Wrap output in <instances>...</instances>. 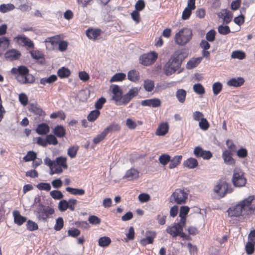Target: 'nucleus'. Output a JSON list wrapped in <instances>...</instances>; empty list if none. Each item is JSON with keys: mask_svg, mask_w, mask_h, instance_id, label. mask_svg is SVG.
I'll return each instance as SVG.
<instances>
[{"mask_svg": "<svg viewBox=\"0 0 255 255\" xmlns=\"http://www.w3.org/2000/svg\"><path fill=\"white\" fill-rule=\"evenodd\" d=\"M187 95L186 91L182 89H178L176 92V97L178 101L181 103H184Z\"/></svg>", "mask_w": 255, "mask_h": 255, "instance_id": "obj_31", "label": "nucleus"}, {"mask_svg": "<svg viewBox=\"0 0 255 255\" xmlns=\"http://www.w3.org/2000/svg\"><path fill=\"white\" fill-rule=\"evenodd\" d=\"M182 54L183 55L184 58L187 56L186 52L176 51L164 65L163 71L166 76H170L180 67L182 63V60L180 59V56Z\"/></svg>", "mask_w": 255, "mask_h": 255, "instance_id": "obj_1", "label": "nucleus"}, {"mask_svg": "<svg viewBox=\"0 0 255 255\" xmlns=\"http://www.w3.org/2000/svg\"><path fill=\"white\" fill-rule=\"evenodd\" d=\"M183 165L189 169H194L198 165V162L195 158L190 157L184 161Z\"/></svg>", "mask_w": 255, "mask_h": 255, "instance_id": "obj_26", "label": "nucleus"}, {"mask_svg": "<svg viewBox=\"0 0 255 255\" xmlns=\"http://www.w3.org/2000/svg\"><path fill=\"white\" fill-rule=\"evenodd\" d=\"M106 100L104 97H101L99 99L95 104V107L96 110H100L102 108L103 105L106 103Z\"/></svg>", "mask_w": 255, "mask_h": 255, "instance_id": "obj_64", "label": "nucleus"}, {"mask_svg": "<svg viewBox=\"0 0 255 255\" xmlns=\"http://www.w3.org/2000/svg\"><path fill=\"white\" fill-rule=\"evenodd\" d=\"M232 155L233 152L229 151L228 150H225L223 152L222 157L225 164L232 166L235 165L236 160L233 158Z\"/></svg>", "mask_w": 255, "mask_h": 255, "instance_id": "obj_15", "label": "nucleus"}, {"mask_svg": "<svg viewBox=\"0 0 255 255\" xmlns=\"http://www.w3.org/2000/svg\"><path fill=\"white\" fill-rule=\"evenodd\" d=\"M121 129L120 126L118 124H111L107 128H105L104 129L106 131V132L108 134L110 132H112L114 131H119Z\"/></svg>", "mask_w": 255, "mask_h": 255, "instance_id": "obj_57", "label": "nucleus"}, {"mask_svg": "<svg viewBox=\"0 0 255 255\" xmlns=\"http://www.w3.org/2000/svg\"><path fill=\"white\" fill-rule=\"evenodd\" d=\"M112 91L113 94L112 99L115 102L117 106L121 105V102L123 98L122 91L119 86L113 85L111 86Z\"/></svg>", "mask_w": 255, "mask_h": 255, "instance_id": "obj_10", "label": "nucleus"}, {"mask_svg": "<svg viewBox=\"0 0 255 255\" xmlns=\"http://www.w3.org/2000/svg\"><path fill=\"white\" fill-rule=\"evenodd\" d=\"M111 239L106 236L101 237L98 240V245L101 247H107L111 244Z\"/></svg>", "mask_w": 255, "mask_h": 255, "instance_id": "obj_38", "label": "nucleus"}, {"mask_svg": "<svg viewBox=\"0 0 255 255\" xmlns=\"http://www.w3.org/2000/svg\"><path fill=\"white\" fill-rule=\"evenodd\" d=\"M14 40L20 45L27 46L30 48L34 47V44L32 41L29 38L24 36H16L14 38Z\"/></svg>", "mask_w": 255, "mask_h": 255, "instance_id": "obj_16", "label": "nucleus"}, {"mask_svg": "<svg viewBox=\"0 0 255 255\" xmlns=\"http://www.w3.org/2000/svg\"><path fill=\"white\" fill-rule=\"evenodd\" d=\"M71 74L70 71L67 68L63 67L60 68L57 72V74L60 78L68 77Z\"/></svg>", "mask_w": 255, "mask_h": 255, "instance_id": "obj_36", "label": "nucleus"}, {"mask_svg": "<svg viewBox=\"0 0 255 255\" xmlns=\"http://www.w3.org/2000/svg\"><path fill=\"white\" fill-rule=\"evenodd\" d=\"M255 246V244L248 241L245 247L246 251L248 255H252L254 253Z\"/></svg>", "mask_w": 255, "mask_h": 255, "instance_id": "obj_52", "label": "nucleus"}, {"mask_svg": "<svg viewBox=\"0 0 255 255\" xmlns=\"http://www.w3.org/2000/svg\"><path fill=\"white\" fill-rule=\"evenodd\" d=\"M13 215L14 223L19 226L21 225L26 221V217L21 216L17 211H13Z\"/></svg>", "mask_w": 255, "mask_h": 255, "instance_id": "obj_23", "label": "nucleus"}, {"mask_svg": "<svg viewBox=\"0 0 255 255\" xmlns=\"http://www.w3.org/2000/svg\"><path fill=\"white\" fill-rule=\"evenodd\" d=\"M232 181L235 187H241L246 185L247 179L244 177V173L241 169L235 168L234 169Z\"/></svg>", "mask_w": 255, "mask_h": 255, "instance_id": "obj_4", "label": "nucleus"}, {"mask_svg": "<svg viewBox=\"0 0 255 255\" xmlns=\"http://www.w3.org/2000/svg\"><path fill=\"white\" fill-rule=\"evenodd\" d=\"M202 59V57L193 58L188 61L186 64V68L187 69H192L199 64Z\"/></svg>", "mask_w": 255, "mask_h": 255, "instance_id": "obj_28", "label": "nucleus"}, {"mask_svg": "<svg viewBox=\"0 0 255 255\" xmlns=\"http://www.w3.org/2000/svg\"><path fill=\"white\" fill-rule=\"evenodd\" d=\"M145 238L140 240V243L142 246H146L148 244H152L154 239L156 236V233L153 231H147L145 233Z\"/></svg>", "mask_w": 255, "mask_h": 255, "instance_id": "obj_14", "label": "nucleus"}, {"mask_svg": "<svg viewBox=\"0 0 255 255\" xmlns=\"http://www.w3.org/2000/svg\"><path fill=\"white\" fill-rule=\"evenodd\" d=\"M68 208V203L65 200H61L58 204V209L61 212H64Z\"/></svg>", "mask_w": 255, "mask_h": 255, "instance_id": "obj_61", "label": "nucleus"}, {"mask_svg": "<svg viewBox=\"0 0 255 255\" xmlns=\"http://www.w3.org/2000/svg\"><path fill=\"white\" fill-rule=\"evenodd\" d=\"M141 104L143 106H149L153 108H157L160 106L161 101L157 98L147 99L142 101Z\"/></svg>", "mask_w": 255, "mask_h": 255, "instance_id": "obj_17", "label": "nucleus"}, {"mask_svg": "<svg viewBox=\"0 0 255 255\" xmlns=\"http://www.w3.org/2000/svg\"><path fill=\"white\" fill-rule=\"evenodd\" d=\"M195 7V0H188L187 6L183 11L182 16H190L192 10Z\"/></svg>", "mask_w": 255, "mask_h": 255, "instance_id": "obj_20", "label": "nucleus"}, {"mask_svg": "<svg viewBox=\"0 0 255 255\" xmlns=\"http://www.w3.org/2000/svg\"><path fill=\"white\" fill-rule=\"evenodd\" d=\"M26 227L27 229L30 231H35L38 229L37 224L30 220L27 222Z\"/></svg>", "mask_w": 255, "mask_h": 255, "instance_id": "obj_59", "label": "nucleus"}, {"mask_svg": "<svg viewBox=\"0 0 255 255\" xmlns=\"http://www.w3.org/2000/svg\"><path fill=\"white\" fill-rule=\"evenodd\" d=\"M219 33L223 35H226L231 32L230 28L228 26L221 25L218 27Z\"/></svg>", "mask_w": 255, "mask_h": 255, "instance_id": "obj_62", "label": "nucleus"}, {"mask_svg": "<svg viewBox=\"0 0 255 255\" xmlns=\"http://www.w3.org/2000/svg\"><path fill=\"white\" fill-rule=\"evenodd\" d=\"M21 55L20 52L16 49H11L5 53V57L9 60H14L18 59Z\"/></svg>", "mask_w": 255, "mask_h": 255, "instance_id": "obj_22", "label": "nucleus"}, {"mask_svg": "<svg viewBox=\"0 0 255 255\" xmlns=\"http://www.w3.org/2000/svg\"><path fill=\"white\" fill-rule=\"evenodd\" d=\"M216 31L213 29L209 30L206 35V38L210 42L213 41L215 39Z\"/></svg>", "mask_w": 255, "mask_h": 255, "instance_id": "obj_63", "label": "nucleus"}, {"mask_svg": "<svg viewBox=\"0 0 255 255\" xmlns=\"http://www.w3.org/2000/svg\"><path fill=\"white\" fill-rule=\"evenodd\" d=\"M9 45V40L6 37L0 38V48L2 50H5Z\"/></svg>", "mask_w": 255, "mask_h": 255, "instance_id": "obj_44", "label": "nucleus"}, {"mask_svg": "<svg viewBox=\"0 0 255 255\" xmlns=\"http://www.w3.org/2000/svg\"><path fill=\"white\" fill-rule=\"evenodd\" d=\"M108 133L106 132L105 129L102 131V133L97 135L93 139V142L95 144H98L100 141L103 140L106 136L107 135Z\"/></svg>", "mask_w": 255, "mask_h": 255, "instance_id": "obj_49", "label": "nucleus"}, {"mask_svg": "<svg viewBox=\"0 0 255 255\" xmlns=\"http://www.w3.org/2000/svg\"><path fill=\"white\" fill-rule=\"evenodd\" d=\"M67 158L66 157H64L63 156H59L57 157L56 160H55V162L57 163L58 165L60 166L64 169H66L68 168V165L67 164Z\"/></svg>", "mask_w": 255, "mask_h": 255, "instance_id": "obj_40", "label": "nucleus"}, {"mask_svg": "<svg viewBox=\"0 0 255 255\" xmlns=\"http://www.w3.org/2000/svg\"><path fill=\"white\" fill-rule=\"evenodd\" d=\"M49 127L45 123H42L38 125L36 132L39 135L46 134L49 131Z\"/></svg>", "mask_w": 255, "mask_h": 255, "instance_id": "obj_27", "label": "nucleus"}, {"mask_svg": "<svg viewBox=\"0 0 255 255\" xmlns=\"http://www.w3.org/2000/svg\"><path fill=\"white\" fill-rule=\"evenodd\" d=\"M222 89V85L220 82H216L213 84L212 90L215 95H217Z\"/></svg>", "mask_w": 255, "mask_h": 255, "instance_id": "obj_54", "label": "nucleus"}, {"mask_svg": "<svg viewBox=\"0 0 255 255\" xmlns=\"http://www.w3.org/2000/svg\"><path fill=\"white\" fill-rule=\"evenodd\" d=\"M63 225L64 222L63 218L62 217H59L56 219V224L54 228L56 231H60L63 228Z\"/></svg>", "mask_w": 255, "mask_h": 255, "instance_id": "obj_60", "label": "nucleus"}, {"mask_svg": "<svg viewBox=\"0 0 255 255\" xmlns=\"http://www.w3.org/2000/svg\"><path fill=\"white\" fill-rule=\"evenodd\" d=\"M170 160V156L167 154L161 155L159 157V161L162 165H166Z\"/></svg>", "mask_w": 255, "mask_h": 255, "instance_id": "obj_55", "label": "nucleus"}, {"mask_svg": "<svg viewBox=\"0 0 255 255\" xmlns=\"http://www.w3.org/2000/svg\"><path fill=\"white\" fill-rule=\"evenodd\" d=\"M126 75L124 73H118L115 74L111 79V82L121 81L125 79Z\"/></svg>", "mask_w": 255, "mask_h": 255, "instance_id": "obj_47", "label": "nucleus"}, {"mask_svg": "<svg viewBox=\"0 0 255 255\" xmlns=\"http://www.w3.org/2000/svg\"><path fill=\"white\" fill-rule=\"evenodd\" d=\"M29 69L24 66H19L17 68H13L11 72L15 75H31L29 73Z\"/></svg>", "mask_w": 255, "mask_h": 255, "instance_id": "obj_21", "label": "nucleus"}, {"mask_svg": "<svg viewBox=\"0 0 255 255\" xmlns=\"http://www.w3.org/2000/svg\"><path fill=\"white\" fill-rule=\"evenodd\" d=\"M66 190L70 194L75 195H83L85 193V190L84 189L79 188H73L70 187H67L66 188Z\"/></svg>", "mask_w": 255, "mask_h": 255, "instance_id": "obj_39", "label": "nucleus"}, {"mask_svg": "<svg viewBox=\"0 0 255 255\" xmlns=\"http://www.w3.org/2000/svg\"><path fill=\"white\" fill-rule=\"evenodd\" d=\"M78 149L79 146L78 145L72 146L68 149L67 154L71 158H73L76 157Z\"/></svg>", "mask_w": 255, "mask_h": 255, "instance_id": "obj_43", "label": "nucleus"}, {"mask_svg": "<svg viewBox=\"0 0 255 255\" xmlns=\"http://www.w3.org/2000/svg\"><path fill=\"white\" fill-rule=\"evenodd\" d=\"M101 33L102 30L100 29L94 28H88L86 32L87 37L92 40H96Z\"/></svg>", "mask_w": 255, "mask_h": 255, "instance_id": "obj_19", "label": "nucleus"}, {"mask_svg": "<svg viewBox=\"0 0 255 255\" xmlns=\"http://www.w3.org/2000/svg\"><path fill=\"white\" fill-rule=\"evenodd\" d=\"M228 212L229 215L231 217H238L241 215H245L244 214V209L242 201L236 206L230 208L228 210Z\"/></svg>", "mask_w": 255, "mask_h": 255, "instance_id": "obj_11", "label": "nucleus"}, {"mask_svg": "<svg viewBox=\"0 0 255 255\" xmlns=\"http://www.w3.org/2000/svg\"><path fill=\"white\" fill-rule=\"evenodd\" d=\"M214 192L220 197H223L227 193H231L232 189L225 181H220L214 188Z\"/></svg>", "mask_w": 255, "mask_h": 255, "instance_id": "obj_8", "label": "nucleus"}, {"mask_svg": "<svg viewBox=\"0 0 255 255\" xmlns=\"http://www.w3.org/2000/svg\"><path fill=\"white\" fill-rule=\"evenodd\" d=\"M15 6L11 3H3L0 5V12L2 13H6L13 10Z\"/></svg>", "mask_w": 255, "mask_h": 255, "instance_id": "obj_37", "label": "nucleus"}, {"mask_svg": "<svg viewBox=\"0 0 255 255\" xmlns=\"http://www.w3.org/2000/svg\"><path fill=\"white\" fill-rule=\"evenodd\" d=\"M193 89L194 91L198 94H204L205 92L204 88L200 83L194 84Z\"/></svg>", "mask_w": 255, "mask_h": 255, "instance_id": "obj_53", "label": "nucleus"}, {"mask_svg": "<svg viewBox=\"0 0 255 255\" xmlns=\"http://www.w3.org/2000/svg\"><path fill=\"white\" fill-rule=\"evenodd\" d=\"M139 177L138 171L134 168H130L128 170L124 176L123 179H128V180H133L137 179Z\"/></svg>", "mask_w": 255, "mask_h": 255, "instance_id": "obj_18", "label": "nucleus"}, {"mask_svg": "<svg viewBox=\"0 0 255 255\" xmlns=\"http://www.w3.org/2000/svg\"><path fill=\"white\" fill-rule=\"evenodd\" d=\"M36 158V153L33 151H29L27 154L23 157V160L25 162L34 161Z\"/></svg>", "mask_w": 255, "mask_h": 255, "instance_id": "obj_48", "label": "nucleus"}, {"mask_svg": "<svg viewBox=\"0 0 255 255\" xmlns=\"http://www.w3.org/2000/svg\"><path fill=\"white\" fill-rule=\"evenodd\" d=\"M185 224L183 220L179 221L177 223H174L172 226H168L166 231L173 238L178 236L180 231H183V228Z\"/></svg>", "mask_w": 255, "mask_h": 255, "instance_id": "obj_9", "label": "nucleus"}, {"mask_svg": "<svg viewBox=\"0 0 255 255\" xmlns=\"http://www.w3.org/2000/svg\"><path fill=\"white\" fill-rule=\"evenodd\" d=\"M36 187L40 190L49 191L51 189L50 184L48 183L41 182L36 185Z\"/></svg>", "mask_w": 255, "mask_h": 255, "instance_id": "obj_58", "label": "nucleus"}, {"mask_svg": "<svg viewBox=\"0 0 255 255\" xmlns=\"http://www.w3.org/2000/svg\"><path fill=\"white\" fill-rule=\"evenodd\" d=\"M29 111L35 115L41 116L42 110L36 104H30L29 106Z\"/></svg>", "mask_w": 255, "mask_h": 255, "instance_id": "obj_34", "label": "nucleus"}, {"mask_svg": "<svg viewBox=\"0 0 255 255\" xmlns=\"http://www.w3.org/2000/svg\"><path fill=\"white\" fill-rule=\"evenodd\" d=\"M158 54L155 51H150L140 55L139 57V63L144 66H149L156 60Z\"/></svg>", "mask_w": 255, "mask_h": 255, "instance_id": "obj_7", "label": "nucleus"}, {"mask_svg": "<svg viewBox=\"0 0 255 255\" xmlns=\"http://www.w3.org/2000/svg\"><path fill=\"white\" fill-rule=\"evenodd\" d=\"M63 172V168L58 165L55 162L53 166L50 169V174H60Z\"/></svg>", "mask_w": 255, "mask_h": 255, "instance_id": "obj_46", "label": "nucleus"}, {"mask_svg": "<svg viewBox=\"0 0 255 255\" xmlns=\"http://www.w3.org/2000/svg\"><path fill=\"white\" fill-rule=\"evenodd\" d=\"M188 198V193L184 190L177 189L170 197L171 202L177 204H185Z\"/></svg>", "mask_w": 255, "mask_h": 255, "instance_id": "obj_5", "label": "nucleus"}, {"mask_svg": "<svg viewBox=\"0 0 255 255\" xmlns=\"http://www.w3.org/2000/svg\"><path fill=\"white\" fill-rule=\"evenodd\" d=\"M244 209V214L251 215L255 214V196H250L242 201Z\"/></svg>", "mask_w": 255, "mask_h": 255, "instance_id": "obj_6", "label": "nucleus"}, {"mask_svg": "<svg viewBox=\"0 0 255 255\" xmlns=\"http://www.w3.org/2000/svg\"><path fill=\"white\" fill-rule=\"evenodd\" d=\"M189 211V208L188 206H182L180 208L179 212V217H180V221H184V224H186V216Z\"/></svg>", "mask_w": 255, "mask_h": 255, "instance_id": "obj_33", "label": "nucleus"}, {"mask_svg": "<svg viewBox=\"0 0 255 255\" xmlns=\"http://www.w3.org/2000/svg\"><path fill=\"white\" fill-rule=\"evenodd\" d=\"M199 126L201 129L203 130H207L209 128L210 125L207 119L203 118L199 122Z\"/></svg>", "mask_w": 255, "mask_h": 255, "instance_id": "obj_56", "label": "nucleus"}, {"mask_svg": "<svg viewBox=\"0 0 255 255\" xmlns=\"http://www.w3.org/2000/svg\"><path fill=\"white\" fill-rule=\"evenodd\" d=\"M53 133L58 137L62 138L66 134L65 129L62 126L58 125L53 129Z\"/></svg>", "mask_w": 255, "mask_h": 255, "instance_id": "obj_29", "label": "nucleus"}, {"mask_svg": "<svg viewBox=\"0 0 255 255\" xmlns=\"http://www.w3.org/2000/svg\"><path fill=\"white\" fill-rule=\"evenodd\" d=\"M168 125L167 123H162L158 127L156 134L159 136H163L168 132Z\"/></svg>", "mask_w": 255, "mask_h": 255, "instance_id": "obj_24", "label": "nucleus"}, {"mask_svg": "<svg viewBox=\"0 0 255 255\" xmlns=\"http://www.w3.org/2000/svg\"><path fill=\"white\" fill-rule=\"evenodd\" d=\"M128 78L132 82H136L139 79V75L138 71L135 70H132L128 72Z\"/></svg>", "mask_w": 255, "mask_h": 255, "instance_id": "obj_35", "label": "nucleus"}, {"mask_svg": "<svg viewBox=\"0 0 255 255\" xmlns=\"http://www.w3.org/2000/svg\"><path fill=\"white\" fill-rule=\"evenodd\" d=\"M50 195L55 200H60L63 198L64 196L59 190H53L50 192Z\"/></svg>", "mask_w": 255, "mask_h": 255, "instance_id": "obj_50", "label": "nucleus"}, {"mask_svg": "<svg viewBox=\"0 0 255 255\" xmlns=\"http://www.w3.org/2000/svg\"><path fill=\"white\" fill-rule=\"evenodd\" d=\"M15 79L21 84H31L35 82L32 75H16Z\"/></svg>", "mask_w": 255, "mask_h": 255, "instance_id": "obj_13", "label": "nucleus"}, {"mask_svg": "<svg viewBox=\"0 0 255 255\" xmlns=\"http://www.w3.org/2000/svg\"><path fill=\"white\" fill-rule=\"evenodd\" d=\"M34 213L39 221L45 223L54 213V210L50 206L40 204L34 210Z\"/></svg>", "mask_w": 255, "mask_h": 255, "instance_id": "obj_2", "label": "nucleus"}, {"mask_svg": "<svg viewBox=\"0 0 255 255\" xmlns=\"http://www.w3.org/2000/svg\"><path fill=\"white\" fill-rule=\"evenodd\" d=\"M244 83V80L243 78L238 77L237 78H232L227 82V85L229 86L235 87H240Z\"/></svg>", "mask_w": 255, "mask_h": 255, "instance_id": "obj_25", "label": "nucleus"}, {"mask_svg": "<svg viewBox=\"0 0 255 255\" xmlns=\"http://www.w3.org/2000/svg\"><path fill=\"white\" fill-rule=\"evenodd\" d=\"M46 141L47 144L56 145L58 140L56 137L53 134H48L46 137Z\"/></svg>", "mask_w": 255, "mask_h": 255, "instance_id": "obj_51", "label": "nucleus"}, {"mask_svg": "<svg viewBox=\"0 0 255 255\" xmlns=\"http://www.w3.org/2000/svg\"><path fill=\"white\" fill-rule=\"evenodd\" d=\"M192 31L188 28H184L176 33L174 39L178 45L183 46L186 44L192 38Z\"/></svg>", "mask_w": 255, "mask_h": 255, "instance_id": "obj_3", "label": "nucleus"}, {"mask_svg": "<svg viewBox=\"0 0 255 255\" xmlns=\"http://www.w3.org/2000/svg\"><path fill=\"white\" fill-rule=\"evenodd\" d=\"M182 158L181 155L175 156L172 159H170L169 168L170 169L175 168L181 162Z\"/></svg>", "mask_w": 255, "mask_h": 255, "instance_id": "obj_32", "label": "nucleus"}, {"mask_svg": "<svg viewBox=\"0 0 255 255\" xmlns=\"http://www.w3.org/2000/svg\"><path fill=\"white\" fill-rule=\"evenodd\" d=\"M193 153L196 157H202L204 159L208 160L212 157V153L210 151L204 150L200 146L196 147Z\"/></svg>", "mask_w": 255, "mask_h": 255, "instance_id": "obj_12", "label": "nucleus"}, {"mask_svg": "<svg viewBox=\"0 0 255 255\" xmlns=\"http://www.w3.org/2000/svg\"><path fill=\"white\" fill-rule=\"evenodd\" d=\"M57 79V77L55 75H51L48 77H44L40 79V83L43 85L47 84H51L55 82Z\"/></svg>", "mask_w": 255, "mask_h": 255, "instance_id": "obj_30", "label": "nucleus"}, {"mask_svg": "<svg viewBox=\"0 0 255 255\" xmlns=\"http://www.w3.org/2000/svg\"><path fill=\"white\" fill-rule=\"evenodd\" d=\"M246 57V53L241 50L234 51L231 54V58L242 60Z\"/></svg>", "mask_w": 255, "mask_h": 255, "instance_id": "obj_41", "label": "nucleus"}, {"mask_svg": "<svg viewBox=\"0 0 255 255\" xmlns=\"http://www.w3.org/2000/svg\"><path fill=\"white\" fill-rule=\"evenodd\" d=\"M100 112L97 110L91 111L87 117L88 120L90 122L95 121L100 116Z\"/></svg>", "mask_w": 255, "mask_h": 255, "instance_id": "obj_45", "label": "nucleus"}, {"mask_svg": "<svg viewBox=\"0 0 255 255\" xmlns=\"http://www.w3.org/2000/svg\"><path fill=\"white\" fill-rule=\"evenodd\" d=\"M143 87L146 91H152L154 87V83L153 81L149 79L144 80Z\"/></svg>", "mask_w": 255, "mask_h": 255, "instance_id": "obj_42", "label": "nucleus"}]
</instances>
